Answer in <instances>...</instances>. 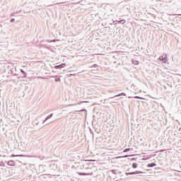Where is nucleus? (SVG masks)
<instances>
[{
  "instance_id": "1",
  "label": "nucleus",
  "mask_w": 181,
  "mask_h": 181,
  "mask_svg": "<svg viewBox=\"0 0 181 181\" xmlns=\"http://www.w3.org/2000/svg\"><path fill=\"white\" fill-rule=\"evenodd\" d=\"M159 59L162 60L163 63H166L168 62V58L166 57V55L160 57Z\"/></svg>"
},
{
  "instance_id": "10",
  "label": "nucleus",
  "mask_w": 181,
  "mask_h": 181,
  "mask_svg": "<svg viewBox=\"0 0 181 181\" xmlns=\"http://www.w3.org/2000/svg\"><path fill=\"white\" fill-rule=\"evenodd\" d=\"M13 21H15V19H11V22H13Z\"/></svg>"
},
{
  "instance_id": "6",
  "label": "nucleus",
  "mask_w": 181,
  "mask_h": 181,
  "mask_svg": "<svg viewBox=\"0 0 181 181\" xmlns=\"http://www.w3.org/2000/svg\"><path fill=\"white\" fill-rule=\"evenodd\" d=\"M8 165H9L10 166H13V160L8 161Z\"/></svg>"
},
{
  "instance_id": "8",
  "label": "nucleus",
  "mask_w": 181,
  "mask_h": 181,
  "mask_svg": "<svg viewBox=\"0 0 181 181\" xmlns=\"http://www.w3.org/2000/svg\"><path fill=\"white\" fill-rule=\"evenodd\" d=\"M131 151V148H125L123 152H129Z\"/></svg>"
},
{
  "instance_id": "9",
  "label": "nucleus",
  "mask_w": 181,
  "mask_h": 181,
  "mask_svg": "<svg viewBox=\"0 0 181 181\" xmlns=\"http://www.w3.org/2000/svg\"><path fill=\"white\" fill-rule=\"evenodd\" d=\"M119 95H125V93H122L121 94L117 95L115 97H119Z\"/></svg>"
},
{
  "instance_id": "5",
  "label": "nucleus",
  "mask_w": 181,
  "mask_h": 181,
  "mask_svg": "<svg viewBox=\"0 0 181 181\" xmlns=\"http://www.w3.org/2000/svg\"><path fill=\"white\" fill-rule=\"evenodd\" d=\"M127 176H128V175H136V172H132V173H126Z\"/></svg>"
},
{
  "instance_id": "3",
  "label": "nucleus",
  "mask_w": 181,
  "mask_h": 181,
  "mask_svg": "<svg viewBox=\"0 0 181 181\" xmlns=\"http://www.w3.org/2000/svg\"><path fill=\"white\" fill-rule=\"evenodd\" d=\"M148 168H153V166H156V163H151V164H148Z\"/></svg>"
},
{
  "instance_id": "11",
  "label": "nucleus",
  "mask_w": 181,
  "mask_h": 181,
  "mask_svg": "<svg viewBox=\"0 0 181 181\" xmlns=\"http://www.w3.org/2000/svg\"><path fill=\"white\" fill-rule=\"evenodd\" d=\"M128 156H125L124 158H127Z\"/></svg>"
},
{
  "instance_id": "2",
  "label": "nucleus",
  "mask_w": 181,
  "mask_h": 181,
  "mask_svg": "<svg viewBox=\"0 0 181 181\" xmlns=\"http://www.w3.org/2000/svg\"><path fill=\"white\" fill-rule=\"evenodd\" d=\"M66 66V64H62L60 65H57L54 66V69H63Z\"/></svg>"
},
{
  "instance_id": "4",
  "label": "nucleus",
  "mask_w": 181,
  "mask_h": 181,
  "mask_svg": "<svg viewBox=\"0 0 181 181\" xmlns=\"http://www.w3.org/2000/svg\"><path fill=\"white\" fill-rule=\"evenodd\" d=\"M132 168H133V169H136V168H138V164H136V163H133Z\"/></svg>"
},
{
  "instance_id": "7",
  "label": "nucleus",
  "mask_w": 181,
  "mask_h": 181,
  "mask_svg": "<svg viewBox=\"0 0 181 181\" xmlns=\"http://www.w3.org/2000/svg\"><path fill=\"white\" fill-rule=\"evenodd\" d=\"M132 63L133 64H136V65L139 64V62L136 60H132Z\"/></svg>"
}]
</instances>
